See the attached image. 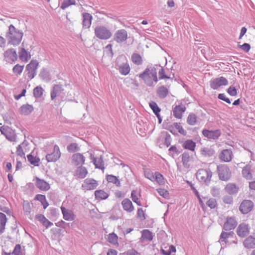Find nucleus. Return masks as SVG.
Instances as JSON below:
<instances>
[{"instance_id":"obj_1","label":"nucleus","mask_w":255,"mask_h":255,"mask_svg":"<svg viewBox=\"0 0 255 255\" xmlns=\"http://www.w3.org/2000/svg\"><path fill=\"white\" fill-rule=\"evenodd\" d=\"M139 77L141 78L145 84L148 86H153V82L157 83L158 81L156 75V68L155 67H147L144 71L140 73Z\"/></svg>"},{"instance_id":"obj_3","label":"nucleus","mask_w":255,"mask_h":255,"mask_svg":"<svg viewBox=\"0 0 255 255\" xmlns=\"http://www.w3.org/2000/svg\"><path fill=\"white\" fill-rule=\"evenodd\" d=\"M94 32L97 38L102 40L109 39L112 35L110 30L104 26H98L96 27Z\"/></svg>"},{"instance_id":"obj_51","label":"nucleus","mask_w":255,"mask_h":255,"mask_svg":"<svg viewBox=\"0 0 255 255\" xmlns=\"http://www.w3.org/2000/svg\"><path fill=\"white\" fill-rule=\"evenodd\" d=\"M67 149L69 152H75L80 150V147L76 143H72L67 146Z\"/></svg>"},{"instance_id":"obj_14","label":"nucleus","mask_w":255,"mask_h":255,"mask_svg":"<svg viewBox=\"0 0 255 255\" xmlns=\"http://www.w3.org/2000/svg\"><path fill=\"white\" fill-rule=\"evenodd\" d=\"M85 161V157L80 153H74L71 157V163L75 166L82 165Z\"/></svg>"},{"instance_id":"obj_39","label":"nucleus","mask_w":255,"mask_h":255,"mask_svg":"<svg viewBox=\"0 0 255 255\" xmlns=\"http://www.w3.org/2000/svg\"><path fill=\"white\" fill-rule=\"evenodd\" d=\"M95 196L96 199H106L109 196L108 193L102 190H96Z\"/></svg>"},{"instance_id":"obj_13","label":"nucleus","mask_w":255,"mask_h":255,"mask_svg":"<svg viewBox=\"0 0 255 255\" xmlns=\"http://www.w3.org/2000/svg\"><path fill=\"white\" fill-rule=\"evenodd\" d=\"M254 203L249 200H244L240 205V210L243 214H247L253 208Z\"/></svg>"},{"instance_id":"obj_49","label":"nucleus","mask_w":255,"mask_h":255,"mask_svg":"<svg viewBox=\"0 0 255 255\" xmlns=\"http://www.w3.org/2000/svg\"><path fill=\"white\" fill-rule=\"evenodd\" d=\"M44 89L41 86H37L33 90V95L36 98H40L43 95Z\"/></svg>"},{"instance_id":"obj_32","label":"nucleus","mask_w":255,"mask_h":255,"mask_svg":"<svg viewBox=\"0 0 255 255\" xmlns=\"http://www.w3.org/2000/svg\"><path fill=\"white\" fill-rule=\"evenodd\" d=\"M242 174L244 178L248 180H251L253 178V175L251 172V167L249 165L245 166L242 170Z\"/></svg>"},{"instance_id":"obj_57","label":"nucleus","mask_w":255,"mask_h":255,"mask_svg":"<svg viewBox=\"0 0 255 255\" xmlns=\"http://www.w3.org/2000/svg\"><path fill=\"white\" fill-rule=\"evenodd\" d=\"M23 209L25 213L28 215L31 212V206L30 204L28 202L24 201L23 204Z\"/></svg>"},{"instance_id":"obj_33","label":"nucleus","mask_w":255,"mask_h":255,"mask_svg":"<svg viewBox=\"0 0 255 255\" xmlns=\"http://www.w3.org/2000/svg\"><path fill=\"white\" fill-rule=\"evenodd\" d=\"M24 247L21 248L19 244H17L15 246L12 255H25Z\"/></svg>"},{"instance_id":"obj_9","label":"nucleus","mask_w":255,"mask_h":255,"mask_svg":"<svg viewBox=\"0 0 255 255\" xmlns=\"http://www.w3.org/2000/svg\"><path fill=\"white\" fill-rule=\"evenodd\" d=\"M0 131L1 134H3L5 137L11 141L15 140L16 135L14 130L7 126H2L0 128Z\"/></svg>"},{"instance_id":"obj_53","label":"nucleus","mask_w":255,"mask_h":255,"mask_svg":"<svg viewBox=\"0 0 255 255\" xmlns=\"http://www.w3.org/2000/svg\"><path fill=\"white\" fill-rule=\"evenodd\" d=\"M118 236L115 233L110 234L108 235V241L111 244L116 245L118 244Z\"/></svg>"},{"instance_id":"obj_61","label":"nucleus","mask_w":255,"mask_h":255,"mask_svg":"<svg viewBox=\"0 0 255 255\" xmlns=\"http://www.w3.org/2000/svg\"><path fill=\"white\" fill-rule=\"evenodd\" d=\"M131 198L132 200V201L137 204L138 206H141V204L139 201H138V198L136 195V192L133 190L131 192Z\"/></svg>"},{"instance_id":"obj_26","label":"nucleus","mask_w":255,"mask_h":255,"mask_svg":"<svg viewBox=\"0 0 255 255\" xmlns=\"http://www.w3.org/2000/svg\"><path fill=\"white\" fill-rule=\"evenodd\" d=\"M92 16L88 13L83 14V25L85 28L90 27L92 22Z\"/></svg>"},{"instance_id":"obj_30","label":"nucleus","mask_w":255,"mask_h":255,"mask_svg":"<svg viewBox=\"0 0 255 255\" xmlns=\"http://www.w3.org/2000/svg\"><path fill=\"white\" fill-rule=\"evenodd\" d=\"M33 107L32 105L26 104L22 105L20 108V112L21 114L27 115L33 111Z\"/></svg>"},{"instance_id":"obj_36","label":"nucleus","mask_w":255,"mask_h":255,"mask_svg":"<svg viewBox=\"0 0 255 255\" xmlns=\"http://www.w3.org/2000/svg\"><path fill=\"white\" fill-rule=\"evenodd\" d=\"M130 67L128 63H123L119 66V70L120 73L124 75H128L130 71Z\"/></svg>"},{"instance_id":"obj_38","label":"nucleus","mask_w":255,"mask_h":255,"mask_svg":"<svg viewBox=\"0 0 255 255\" xmlns=\"http://www.w3.org/2000/svg\"><path fill=\"white\" fill-rule=\"evenodd\" d=\"M19 58L23 61H27L30 58V55L23 48H22L19 52Z\"/></svg>"},{"instance_id":"obj_10","label":"nucleus","mask_w":255,"mask_h":255,"mask_svg":"<svg viewBox=\"0 0 255 255\" xmlns=\"http://www.w3.org/2000/svg\"><path fill=\"white\" fill-rule=\"evenodd\" d=\"M127 39L128 32L124 29L118 30L114 34V40L118 43L124 42Z\"/></svg>"},{"instance_id":"obj_42","label":"nucleus","mask_w":255,"mask_h":255,"mask_svg":"<svg viewBox=\"0 0 255 255\" xmlns=\"http://www.w3.org/2000/svg\"><path fill=\"white\" fill-rule=\"evenodd\" d=\"M214 150L211 148L204 147L201 149V153L205 156H211L214 154Z\"/></svg>"},{"instance_id":"obj_35","label":"nucleus","mask_w":255,"mask_h":255,"mask_svg":"<svg viewBox=\"0 0 255 255\" xmlns=\"http://www.w3.org/2000/svg\"><path fill=\"white\" fill-rule=\"evenodd\" d=\"M154 67L156 68V72L158 71V75H159V79H170V77L167 76L165 74V72L164 69L161 67L160 65H155Z\"/></svg>"},{"instance_id":"obj_31","label":"nucleus","mask_w":255,"mask_h":255,"mask_svg":"<svg viewBox=\"0 0 255 255\" xmlns=\"http://www.w3.org/2000/svg\"><path fill=\"white\" fill-rule=\"evenodd\" d=\"M93 163L96 168L103 170L105 169L103 159L102 156L100 158H93Z\"/></svg>"},{"instance_id":"obj_46","label":"nucleus","mask_w":255,"mask_h":255,"mask_svg":"<svg viewBox=\"0 0 255 255\" xmlns=\"http://www.w3.org/2000/svg\"><path fill=\"white\" fill-rule=\"evenodd\" d=\"M39 76L42 80L47 82L50 81L51 79L49 73L46 69H43L41 71Z\"/></svg>"},{"instance_id":"obj_22","label":"nucleus","mask_w":255,"mask_h":255,"mask_svg":"<svg viewBox=\"0 0 255 255\" xmlns=\"http://www.w3.org/2000/svg\"><path fill=\"white\" fill-rule=\"evenodd\" d=\"M35 184L36 187L41 190L47 191L50 188L48 183L43 180L40 179L38 177L35 178Z\"/></svg>"},{"instance_id":"obj_20","label":"nucleus","mask_w":255,"mask_h":255,"mask_svg":"<svg viewBox=\"0 0 255 255\" xmlns=\"http://www.w3.org/2000/svg\"><path fill=\"white\" fill-rule=\"evenodd\" d=\"M122 206L124 210L127 212L130 213L133 211L134 208L131 201L128 198L124 199L122 203Z\"/></svg>"},{"instance_id":"obj_58","label":"nucleus","mask_w":255,"mask_h":255,"mask_svg":"<svg viewBox=\"0 0 255 255\" xmlns=\"http://www.w3.org/2000/svg\"><path fill=\"white\" fill-rule=\"evenodd\" d=\"M157 191L160 196H162L164 198H168L169 193L167 190L164 189L159 188L157 189Z\"/></svg>"},{"instance_id":"obj_52","label":"nucleus","mask_w":255,"mask_h":255,"mask_svg":"<svg viewBox=\"0 0 255 255\" xmlns=\"http://www.w3.org/2000/svg\"><path fill=\"white\" fill-rule=\"evenodd\" d=\"M188 124L190 125H195L197 122V117L195 114H190L187 119Z\"/></svg>"},{"instance_id":"obj_18","label":"nucleus","mask_w":255,"mask_h":255,"mask_svg":"<svg viewBox=\"0 0 255 255\" xmlns=\"http://www.w3.org/2000/svg\"><path fill=\"white\" fill-rule=\"evenodd\" d=\"M4 56L6 59V61L8 62L10 61L14 62L17 60V58L16 51L14 49L7 50L4 53Z\"/></svg>"},{"instance_id":"obj_55","label":"nucleus","mask_w":255,"mask_h":255,"mask_svg":"<svg viewBox=\"0 0 255 255\" xmlns=\"http://www.w3.org/2000/svg\"><path fill=\"white\" fill-rule=\"evenodd\" d=\"M75 3V0H64L61 5V8L64 9L70 5L74 4Z\"/></svg>"},{"instance_id":"obj_45","label":"nucleus","mask_w":255,"mask_h":255,"mask_svg":"<svg viewBox=\"0 0 255 255\" xmlns=\"http://www.w3.org/2000/svg\"><path fill=\"white\" fill-rule=\"evenodd\" d=\"M106 179L109 182L113 183L115 184L117 186H120V181L116 176L113 175H108L107 176Z\"/></svg>"},{"instance_id":"obj_63","label":"nucleus","mask_w":255,"mask_h":255,"mask_svg":"<svg viewBox=\"0 0 255 255\" xmlns=\"http://www.w3.org/2000/svg\"><path fill=\"white\" fill-rule=\"evenodd\" d=\"M218 98L221 100H223V101H225L226 102H227V103L228 104H230L231 103V101L228 98H227L225 94H219L218 95Z\"/></svg>"},{"instance_id":"obj_19","label":"nucleus","mask_w":255,"mask_h":255,"mask_svg":"<svg viewBox=\"0 0 255 255\" xmlns=\"http://www.w3.org/2000/svg\"><path fill=\"white\" fill-rule=\"evenodd\" d=\"M219 157L222 160L225 162L230 161L233 158L232 150L228 149L223 150L220 154Z\"/></svg>"},{"instance_id":"obj_40","label":"nucleus","mask_w":255,"mask_h":255,"mask_svg":"<svg viewBox=\"0 0 255 255\" xmlns=\"http://www.w3.org/2000/svg\"><path fill=\"white\" fill-rule=\"evenodd\" d=\"M183 146L185 148L193 151L196 146V143L192 140H187L184 142Z\"/></svg>"},{"instance_id":"obj_2","label":"nucleus","mask_w":255,"mask_h":255,"mask_svg":"<svg viewBox=\"0 0 255 255\" xmlns=\"http://www.w3.org/2000/svg\"><path fill=\"white\" fill-rule=\"evenodd\" d=\"M23 36V32L16 29L12 24L9 26L8 32L6 33V37L9 43L13 45H18Z\"/></svg>"},{"instance_id":"obj_60","label":"nucleus","mask_w":255,"mask_h":255,"mask_svg":"<svg viewBox=\"0 0 255 255\" xmlns=\"http://www.w3.org/2000/svg\"><path fill=\"white\" fill-rule=\"evenodd\" d=\"M155 179L159 184H163L164 182V178L163 176L158 172H155Z\"/></svg>"},{"instance_id":"obj_44","label":"nucleus","mask_w":255,"mask_h":255,"mask_svg":"<svg viewBox=\"0 0 255 255\" xmlns=\"http://www.w3.org/2000/svg\"><path fill=\"white\" fill-rule=\"evenodd\" d=\"M132 61L135 64L139 65L142 64V60L141 56L138 53H133L131 55Z\"/></svg>"},{"instance_id":"obj_41","label":"nucleus","mask_w":255,"mask_h":255,"mask_svg":"<svg viewBox=\"0 0 255 255\" xmlns=\"http://www.w3.org/2000/svg\"><path fill=\"white\" fill-rule=\"evenodd\" d=\"M160 138L164 139V144L168 147L171 142V137L170 135L166 132L161 133Z\"/></svg>"},{"instance_id":"obj_27","label":"nucleus","mask_w":255,"mask_h":255,"mask_svg":"<svg viewBox=\"0 0 255 255\" xmlns=\"http://www.w3.org/2000/svg\"><path fill=\"white\" fill-rule=\"evenodd\" d=\"M36 219L40 222L42 225L46 228L51 227L53 225V223L48 221L44 216L42 214H38L35 216Z\"/></svg>"},{"instance_id":"obj_50","label":"nucleus","mask_w":255,"mask_h":255,"mask_svg":"<svg viewBox=\"0 0 255 255\" xmlns=\"http://www.w3.org/2000/svg\"><path fill=\"white\" fill-rule=\"evenodd\" d=\"M142 238L143 240L150 241L153 239L152 234L148 230H144L142 231Z\"/></svg>"},{"instance_id":"obj_15","label":"nucleus","mask_w":255,"mask_h":255,"mask_svg":"<svg viewBox=\"0 0 255 255\" xmlns=\"http://www.w3.org/2000/svg\"><path fill=\"white\" fill-rule=\"evenodd\" d=\"M203 135L208 138L217 139L221 135V131L219 129L215 130H209L204 129L202 131Z\"/></svg>"},{"instance_id":"obj_21","label":"nucleus","mask_w":255,"mask_h":255,"mask_svg":"<svg viewBox=\"0 0 255 255\" xmlns=\"http://www.w3.org/2000/svg\"><path fill=\"white\" fill-rule=\"evenodd\" d=\"M186 110L185 106L182 105H176L173 110V114L174 116L177 119H181L182 114Z\"/></svg>"},{"instance_id":"obj_8","label":"nucleus","mask_w":255,"mask_h":255,"mask_svg":"<svg viewBox=\"0 0 255 255\" xmlns=\"http://www.w3.org/2000/svg\"><path fill=\"white\" fill-rule=\"evenodd\" d=\"M60 155L61 152L58 146L55 145L53 151L46 155V159L48 162H55L60 158Z\"/></svg>"},{"instance_id":"obj_37","label":"nucleus","mask_w":255,"mask_h":255,"mask_svg":"<svg viewBox=\"0 0 255 255\" xmlns=\"http://www.w3.org/2000/svg\"><path fill=\"white\" fill-rule=\"evenodd\" d=\"M157 93L160 98H164L168 94V90L166 87L162 86L158 89Z\"/></svg>"},{"instance_id":"obj_64","label":"nucleus","mask_w":255,"mask_h":255,"mask_svg":"<svg viewBox=\"0 0 255 255\" xmlns=\"http://www.w3.org/2000/svg\"><path fill=\"white\" fill-rule=\"evenodd\" d=\"M126 254V255H141L139 253L134 249L128 250Z\"/></svg>"},{"instance_id":"obj_24","label":"nucleus","mask_w":255,"mask_h":255,"mask_svg":"<svg viewBox=\"0 0 255 255\" xmlns=\"http://www.w3.org/2000/svg\"><path fill=\"white\" fill-rule=\"evenodd\" d=\"M75 174L76 176L80 179H84L88 174V171L86 167L82 165L77 167Z\"/></svg>"},{"instance_id":"obj_43","label":"nucleus","mask_w":255,"mask_h":255,"mask_svg":"<svg viewBox=\"0 0 255 255\" xmlns=\"http://www.w3.org/2000/svg\"><path fill=\"white\" fill-rule=\"evenodd\" d=\"M38 66V62L36 60H32L27 65L26 69L27 70L36 71Z\"/></svg>"},{"instance_id":"obj_54","label":"nucleus","mask_w":255,"mask_h":255,"mask_svg":"<svg viewBox=\"0 0 255 255\" xmlns=\"http://www.w3.org/2000/svg\"><path fill=\"white\" fill-rule=\"evenodd\" d=\"M23 68L24 65L21 66L19 64H17L13 68V72L16 75H20L22 73Z\"/></svg>"},{"instance_id":"obj_4","label":"nucleus","mask_w":255,"mask_h":255,"mask_svg":"<svg viewBox=\"0 0 255 255\" xmlns=\"http://www.w3.org/2000/svg\"><path fill=\"white\" fill-rule=\"evenodd\" d=\"M212 173L209 168L200 169L196 173L197 178L201 182L208 183L211 179Z\"/></svg>"},{"instance_id":"obj_48","label":"nucleus","mask_w":255,"mask_h":255,"mask_svg":"<svg viewBox=\"0 0 255 255\" xmlns=\"http://www.w3.org/2000/svg\"><path fill=\"white\" fill-rule=\"evenodd\" d=\"M28 161L32 165L34 166H38V162L40 161V159L38 157L34 156L31 154H29L27 156Z\"/></svg>"},{"instance_id":"obj_12","label":"nucleus","mask_w":255,"mask_h":255,"mask_svg":"<svg viewBox=\"0 0 255 255\" xmlns=\"http://www.w3.org/2000/svg\"><path fill=\"white\" fill-rule=\"evenodd\" d=\"M250 228L248 224L245 223L240 224L237 229V235L241 238H244L249 234Z\"/></svg>"},{"instance_id":"obj_6","label":"nucleus","mask_w":255,"mask_h":255,"mask_svg":"<svg viewBox=\"0 0 255 255\" xmlns=\"http://www.w3.org/2000/svg\"><path fill=\"white\" fill-rule=\"evenodd\" d=\"M196 195L202 208H204L205 207V204L204 203L205 202H206V205L211 209H214L216 207L217 203L215 199L210 198L208 200L206 197H203L201 198L197 192H196Z\"/></svg>"},{"instance_id":"obj_11","label":"nucleus","mask_w":255,"mask_h":255,"mask_svg":"<svg viewBox=\"0 0 255 255\" xmlns=\"http://www.w3.org/2000/svg\"><path fill=\"white\" fill-rule=\"evenodd\" d=\"M98 185L97 180L93 178H87L84 181L82 187L84 190H91L95 189Z\"/></svg>"},{"instance_id":"obj_47","label":"nucleus","mask_w":255,"mask_h":255,"mask_svg":"<svg viewBox=\"0 0 255 255\" xmlns=\"http://www.w3.org/2000/svg\"><path fill=\"white\" fill-rule=\"evenodd\" d=\"M190 158V156L189 155V153L185 152L182 154V161L185 167H189V165L188 163L189 162Z\"/></svg>"},{"instance_id":"obj_56","label":"nucleus","mask_w":255,"mask_h":255,"mask_svg":"<svg viewBox=\"0 0 255 255\" xmlns=\"http://www.w3.org/2000/svg\"><path fill=\"white\" fill-rule=\"evenodd\" d=\"M149 106L155 114H158L160 112V108L158 107L157 104L154 102H151L149 103Z\"/></svg>"},{"instance_id":"obj_17","label":"nucleus","mask_w":255,"mask_h":255,"mask_svg":"<svg viewBox=\"0 0 255 255\" xmlns=\"http://www.w3.org/2000/svg\"><path fill=\"white\" fill-rule=\"evenodd\" d=\"M237 222L234 217H228L224 223L223 228L226 231H230L236 228Z\"/></svg>"},{"instance_id":"obj_29","label":"nucleus","mask_w":255,"mask_h":255,"mask_svg":"<svg viewBox=\"0 0 255 255\" xmlns=\"http://www.w3.org/2000/svg\"><path fill=\"white\" fill-rule=\"evenodd\" d=\"M234 235L233 232H225L223 231L220 235L219 242L220 243L224 242L225 244L228 243V239L230 237H233Z\"/></svg>"},{"instance_id":"obj_28","label":"nucleus","mask_w":255,"mask_h":255,"mask_svg":"<svg viewBox=\"0 0 255 255\" xmlns=\"http://www.w3.org/2000/svg\"><path fill=\"white\" fill-rule=\"evenodd\" d=\"M244 245L246 248H255V237L252 236L248 237L244 242Z\"/></svg>"},{"instance_id":"obj_34","label":"nucleus","mask_w":255,"mask_h":255,"mask_svg":"<svg viewBox=\"0 0 255 255\" xmlns=\"http://www.w3.org/2000/svg\"><path fill=\"white\" fill-rule=\"evenodd\" d=\"M7 221L5 215L2 213H0V234H2L4 230L5 225Z\"/></svg>"},{"instance_id":"obj_25","label":"nucleus","mask_w":255,"mask_h":255,"mask_svg":"<svg viewBox=\"0 0 255 255\" xmlns=\"http://www.w3.org/2000/svg\"><path fill=\"white\" fill-rule=\"evenodd\" d=\"M61 210L63 215V218L65 220L72 221L74 220V214L71 210L66 209L64 207H61Z\"/></svg>"},{"instance_id":"obj_23","label":"nucleus","mask_w":255,"mask_h":255,"mask_svg":"<svg viewBox=\"0 0 255 255\" xmlns=\"http://www.w3.org/2000/svg\"><path fill=\"white\" fill-rule=\"evenodd\" d=\"M64 90L62 85H54L53 89L51 92V98L54 100L57 96L59 95Z\"/></svg>"},{"instance_id":"obj_62","label":"nucleus","mask_w":255,"mask_h":255,"mask_svg":"<svg viewBox=\"0 0 255 255\" xmlns=\"http://www.w3.org/2000/svg\"><path fill=\"white\" fill-rule=\"evenodd\" d=\"M227 92L229 95H230L232 96H235L237 94V92L236 88L233 86H230L227 89Z\"/></svg>"},{"instance_id":"obj_59","label":"nucleus","mask_w":255,"mask_h":255,"mask_svg":"<svg viewBox=\"0 0 255 255\" xmlns=\"http://www.w3.org/2000/svg\"><path fill=\"white\" fill-rule=\"evenodd\" d=\"M173 127H175L178 131L179 133L185 135L186 134V131L184 129V128L181 127L179 124L177 123H174L173 125Z\"/></svg>"},{"instance_id":"obj_7","label":"nucleus","mask_w":255,"mask_h":255,"mask_svg":"<svg viewBox=\"0 0 255 255\" xmlns=\"http://www.w3.org/2000/svg\"><path fill=\"white\" fill-rule=\"evenodd\" d=\"M228 84V80L224 77H220L213 79L210 81V87L214 90H217L222 86H226Z\"/></svg>"},{"instance_id":"obj_16","label":"nucleus","mask_w":255,"mask_h":255,"mask_svg":"<svg viewBox=\"0 0 255 255\" xmlns=\"http://www.w3.org/2000/svg\"><path fill=\"white\" fill-rule=\"evenodd\" d=\"M225 191L230 195H235L238 194L239 191V186L233 183H228L225 188Z\"/></svg>"},{"instance_id":"obj_5","label":"nucleus","mask_w":255,"mask_h":255,"mask_svg":"<svg viewBox=\"0 0 255 255\" xmlns=\"http://www.w3.org/2000/svg\"><path fill=\"white\" fill-rule=\"evenodd\" d=\"M217 172L219 179L223 181H228L231 177V171L226 165H220L217 166Z\"/></svg>"}]
</instances>
